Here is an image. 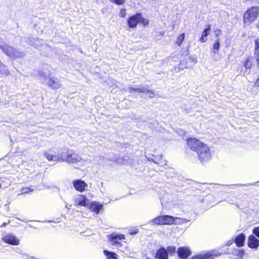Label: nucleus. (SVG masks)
<instances>
[{"label":"nucleus","instance_id":"1","mask_svg":"<svg viewBox=\"0 0 259 259\" xmlns=\"http://www.w3.org/2000/svg\"><path fill=\"white\" fill-rule=\"evenodd\" d=\"M188 147L196 153L198 158L202 164L208 162L212 158L209 147L203 142L195 138L186 139Z\"/></svg>","mask_w":259,"mask_h":259},{"label":"nucleus","instance_id":"2","mask_svg":"<svg viewBox=\"0 0 259 259\" xmlns=\"http://www.w3.org/2000/svg\"><path fill=\"white\" fill-rule=\"evenodd\" d=\"M126 24L128 28L133 29L136 28L138 24L144 27L147 26L149 24V21L148 19L144 18L142 13H137L127 18Z\"/></svg>","mask_w":259,"mask_h":259},{"label":"nucleus","instance_id":"3","mask_svg":"<svg viewBox=\"0 0 259 259\" xmlns=\"http://www.w3.org/2000/svg\"><path fill=\"white\" fill-rule=\"evenodd\" d=\"M259 17V7L251 6L248 8L244 12L242 20L244 24H250Z\"/></svg>","mask_w":259,"mask_h":259},{"label":"nucleus","instance_id":"4","mask_svg":"<svg viewBox=\"0 0 259 259\" xmlns=\"http://www.w3.org/2000/svg\"><path fill=\"white\" fill-rule=\"evenodd\" d=\"M0 49L8 57L13 60L21 58L23 56L22 52L8 44H0Z\"/></svg>","mask_w":259,"mask_h":259},{"label":"nucleus","instance_id":"5","mask_svg":"<svg viewBox=\"0 0 259 259\" xmlns=\"http://www.w3.org/2000/svg\"><path fill=\"white\" fill-rule=\"evenodd\" d=\"M178 219L169 215H158L154 218L152 222L156 225H171L175 224V221Z\"/></svg>","mask_w":259,"mask_h":259},{"label":"nucleus","instance_id":"6","mask_svg":"<svg viewBox=\"0 0 259 259\" xmlns=\"http://www.w3.org/2000/svg\"><path fill=\"white\" fill-rule=\"evenodd\" d=\"M242 68L241 69V73L244 75L246 73L249 74L253 66L252 57L248 56L244 58L241 62Z\"/></svg>","mask_w":259,"mask_h":259},{"label":"nucleus","instance_id":"7","mask_svg":"<svg viewBox=\"0 0 259 259\" xmlns=\"http://www.w3.org/2000/svg\"><path fill=\"white\" fill-rule=\"evenodd\" d=\"M60 159H61V162L67 161L68 163H76L79 161L78 156L73 154L69 150H67L66 152H62L60 154Z\"/></svg>","mask_w":259,"mask_h":259},{"label":"nucleus","instance_id":"8","mask_svg":"<svg viewBox=\"0 0 259 259\" xmlns=\"http://www.w3.org/2000/svg\"><path fill=\"white\" fill-rule=\"evenodd\" d=\"M191 250L188 246H181L177 249V253L179 258L187 259L191 254Z\"/></svg>","mask_w":259,"mask_h":259},{"label":"nucleus","instance_id":"9","mask_svg":"<svg viewBox=\"0 0 259 259\" xmlns=\"http://www.w3.org/2000/svg\"><path fill=\"white\" fill-rule=\"evenodd\" d=\"M74 189L78 192H83L88 187V184L83 180L76 179L72 181Z\"/></svg>","mask_w":259,"mask_h":259},{"label":"nucleus","instance_id":"10","mask_svg":"<svg viewBox=\"0 0 259 259\" xmlns=\"http://www.w3.org/2000/svg\"><path fill=\"white\" fill-rule=\"evenodd\" d=\"M2 240L9 244L12 245H18L20 244L19 240L12 234H6L2 238Z\"/></svg>","mask_w":259,"mask_h":259},{"label":"nucleus","instance_id":"11","mask_svg":"<svg viewBox=\"0 0 259 259\" xmlns=\"http://www.w3.org/2000/svg\"><path fill=\"white\" fill-rule=\"evenodd\" d=\"M51 150H50L44 153V155L47 160L49 161L61 162L60 154H54V152H51Z\"/></svg>","mask_w":259,"mask_h":259},{"label":"nucleus","instance_id":"12","mask_svg":"<svg viewBox=\"0 0 259 259\" xmlns=\"http://www.w3.org/2000/svg\"><path fill=\"white\" fill-rule=\"evenodd\" d=\"M47 84L50 88L53 90H57L61 86L59 79L57 77H49L47 81Z\"/></svg>","mask_w":259,"mask_h":259},{"label":"nucleus","instance_id":"13","mask_svg":"<svg viewBox=\"0 0 259 259\" xmlns=\"http://www.w3.org/2000/svg\"><path fill=\"white\" fill-rule=\"evenodd\" d=\"M89 204V200L87 196L83 194H80L77 199L75 200L76 206L88 207Z\"/></svg>","mask_w":259,"mask_h":259},{"label":"nucleus","instance_id":"14","mask_svg":"<svg viewBox=\"0 0 259 259\" xmlns=\"http://www.w3.org/2000/svg\"><path fill=\"white\" fill-rule=\"evenodd\" d=\"M247 245L250 248L256 249L259 246V240L254 235H250L248 238Z\"/></svg>","mask_w":259,"mask_h":259},{"label":"nucleus","instance_id":"15","mask_svg":"<svg viewBox=\"0 0 259 259\" xmlns=\"http://www.w3.org/2000/svg\"><path fill=\"white\" fill-rule=\"evenodd\" d=\"M155 258L156 259H168L167 251L164 247H160L156 251Z\"/></svg>","mask_w":259,"mask_h":259},{"label":"nucleus","instance_id":"16","mask_svg":"<svg viewBox=\"0 0 259 259\" xmlns=\"http://www.w3.org/2000/svg\"><path fill=\"white\" fill-rule=\"evenodd\" d=\"M11 74L8 66L0 60V77H6Z\"/></svg>","mask_w":259,"mask_h":259},{"label":"nucleus","instance_id":"17","mask_svg":"<svg viewBox=\"0 0 259 259\" xmlns=\"http://www.w3.org/2000/svg\"><path fill=\"white\" fill-rule=\"evenodd\" d=\"M102 204L96 201L92 202L91 203H89L88 206L91 211L96 213H98L99 212L100 210L102 208Z\"/></svg>","mask_w":259,"mask_h":259},{"label":"nucleus","instance_id":"18","mask_svg":"<svg viewBox=\"0 0 259 259\" xmlns=\"http://www.w3.org/2000/svg\"><path fill=\"white\" fill-rule=\"evenodd\" d=\"M254 55L257 68L259 69V38L254 40Z\"/></svg>","mask_w":259,"mask_h":259},{"label":"nucleus","instance_id":"19","mask_svg":"<svg viewBox=\"0 0 259 259\" xmlns=\"http://www.w3.org/2000/svg\"><path fill=\"white\" fill-rule=\"evenodd\" d=\"M211 29V25L210 24H208L206 26V28L203 30L201 36L199 38V41L201 42H204L206 41L207 38L206 37L210 33Z\"/></svg>","mask_w":259,"mask_h":259},{"label":"nucleus","instance_id":"20","mask_svg":"<svg viewBox=\"0 0 259 259\" xmlns=\"http://www.w3.org/2000/svg\"><path fill=\"white\" fill-rule=\"evenodd\" d=\"M108 237L110 240L113 242L114 244H118V240L125 239V236L123 234L116 235L113 233L109 235Z\"/></svg>","mask_w":259,"mask_h":259},{"label":"nucleus","instance_id":"21","mask_svg":"<svg viewBox=\"0 0 259 259\" xmlns=\"http://www.w3.org/2000/svg\"><path fill=\"white\" fill-rule=\"evenodd\" d=\"M245 239V235L241 233L238 235L235 239V243L238 247H242L244 244V241Z\"/></svg>","mask_w":259,"mask_h":259},{"label":"nucleus","instance_id":"22","mask_svg":"<svg viewBox=\"0 0 259 259\" xmlns=\"http://www.w3.org/2000/svg\"><path fill=\"white\" fill-rule=\"evenodd\" d=\"M185 38V33H182L179 34L177 37L176 40L175 44L177 46L180 47L182 46L183 42L184 41Z\"/></svg>","mask_w":259,"mask_h":259},{"label":"nucleus","instance_id":"23","mask_svg":"<svg viewBox=\"0 0 259 259\" xmlns=\"http://www.w3.org/2000/svg\"><path fill=\"white\" fill-rule=\"evenodd\" d=\"M104 254L107 257V259H118L117 254L114 252L109 251L106 250L103 251Z\"/></svg>","mask_w":259,"mask_h":259},{"label":"nucleus","instance_id":"24","mask_svg":"<svg viewBox=\"0 0 259 259\" xmlns=\"http://www.w3.org/2000/svg\"><path fill=\"white\" fill-rule=\"evenodd\" d=\"M166 250L167 251V256L170 255V256L173 255L176 252L177 253V249L176 247L174 246H167Z\"/></svg>","mask_w":259,"mask_h":259},{"label":"nucleus","instance_id":"25","mask_svg":"<svg viewBox=\"0 0 259 259\" xmlns=\"http://www.w3.org/2000/svg\"><path fill=\"white\" fill-rule=\"evenodd\" d=\"M128 91L130 93H135V92L142 93H144V92H145V89L135 88L132 87L128 88Z\"/></svg>","mask_w":259,"mask_h":259},{"label":"nucleus","instance_id":"26","mask_svg":"<svg viewBox=\"0 0 259 259\" xmlns=\"http://www.w3.org/2000/svg\"><path fill=\"white\" fill-rule=\"evenodd\" d=\"M208 256L206 254H199L193 256L190 259H208Z\"/></svg>","mask_w":259,"mask_h":259},{"label":"nucleus","instance_id":"27","mask_svg":"<svg viewBox=\"0 0 259 259\" xmlns=\"http://www.w3.org/2000/svg\"><path fill=\"white\" fill-rule=\"evenodd\" d=\"M145 91L143 93H146L147 95H148V97L150 98H154L155 94L154 93V92L152 90H149L145 89Z\"/></svg>","mask_w":259,"mask_h":259},{"label":"nucleus","instance_id":"28","mask_svg":"<svg viewBox=\"0 0 259 259\" xmlns=\"http://www.w3.org/2000/svg\"><path fill=\"white\" fill-rule=\"evenodd\" d=\"M110 2L117 5H123L125 2V0H110Z\"/></svg>","mask_w":259,"mask_h":259},{"label":"nucleus","instance_id":"29","mask_svg":"<svg viewBox=\"0 0 259 259\" xmlns=\"http://www.w3.org/2000/svg\"><path fill=\"white\" fill-rule=\"evenodd\" d=\"M220 47V43L219 39H217L213 45V49L218 51Z\"/></svg>","mask_w":259,"mask_h":259},{"label":"nucleus","instance_id":"30","mask_svg":"<svg viewBox=\"0 0 259 259\" xmlns=\"http://www.w3.org/2000/svg\"><path fill=\"white\" fill-rule=\"evenodd\" d=\"M126 15V10L125 8H122L120 10L119 13V17L124 18Z\"/></svg>","mask_w":259,"mask_h":259},{"label":"nucleus","instance_id":"31","mask_svg":"<svg viewBox=\"0 0 259 259\" xmlns=\"http://www.w3.org/2000/svg\"><path fill=\"white\" fill-rule=\"evenodd\" d=\"M253 233L259 238V226L255 227L252 230Z\"/></svg>","mask_w":259,"mask_h":259},{"label":"nucleus","instance_id":"32","mask_svg":"<svg viewBox=\"0 0 259 259\" xmlns=\"http://www.w3.org/2000/svg\"><path fill=\"white\" fill-rule=\"evenodd\" d=\"M32 190H31L30 188H27V187H25V188H23L22 189H21V192L22 193H27L28 192H30Z\"/></svg>","mask_w":259,"mask_h":259},{"label":"nucleus","instance_id":"33","mask_svg":"<svg viewBox=\"0 0 259 259\" xmlns=\"http://www.w3.org/2000/svg\"><path fill=\"white\" fill-rule=\"evenodd\" d=\"M156 163L160 166H163L166 164V162L165 160H161L159 162H156Z\"/></svg>","mask_w":259,"mask_h":259},{"label":"nucleus","instance_id":"34","mask_svg":"<svg viewBox=\"0 0 259 259\" xmlns=\"http://www.w3.org/2000/svg\"><path fill=\"white\" fill-rule=\"evenodd\" d=\"M214 32L216 37H218L219 35L221 33V30L219 29L215 30Z\"/></svg>","mask_w":259,"mask_h":259},{"label":"nucleus","instance_id":"35","mask_svg":"<svg viewBox=\"0 0 259 259\" xmlns=\"http://www.w3.org/2000/svg\"><path fill=\"white\" fill-rule=\"evenodd\" d=\"M253 87H259V77L255 80Z\"/></svg>","mask_w":259,"mask_h":259},{"label":"nucleus","instance_id":"36","mask_svg":"<svg viewBox=\"0 0 259 259\" xmlns=\"http://www.w3.org/2000/svg\"><path fill=\"white\" fill-rule=\"evenodd\" d=\"M244 2H255L256 3H259V0H243Z\"/></svg>","mask_w":259,"mask_h":259},{"label":"nucleus","instance_id":"37","mask_svg":"<svg viewBox=\"0 0 259 259\" xmlns=\"http://www.w3.org/2000/svg\"><path fill=\"white\" fill-rule=\"evenodd\" d=\"M10 223V221H9L7 223H3L1 225V227H6L8 224H9Z\"/></svg>","mask_w":259,"mask_h":259},{"label":"nucleus","instance_id":"38","mask_svg":"<svg viewBox=\"0 0 259 259\" xmlns=\"http://www.w3.org/2000/svg\"><path fill=\"white\" fill-rule=\"evenodd\" d=\"M255 27L258 29L259 30V21L257 22V23L255 25Z\"/></svg>","mask_w":259,"mask_h":259},{"label":"nucleus","instance_id":"39","mask_svg":"<svg viewBox=\"0 0 259 259\" xmlns=\"http://www.w3.org/2000/svg\"><path fill=\"white\" fill-rule=\"evenodd\" d=\"M137 232H138L137 231H136L135 232L131 233L130 234H132H132H136L137 233Z\"/></svg>","mask_w":259,"mask_h":259}]
</instances>
